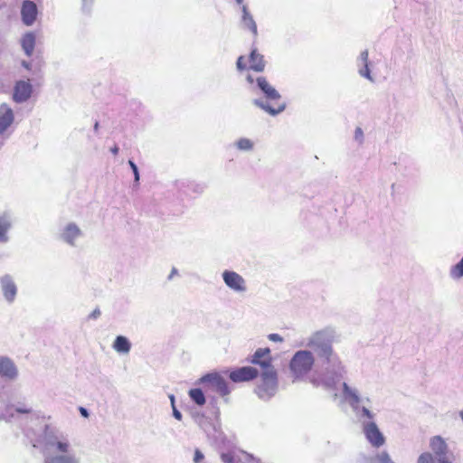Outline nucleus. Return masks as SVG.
<instances>
[{"mask_svg":"<svg viewBox=\"0 0 463 463\" xmlns=\"http://www.w3.org/2000/svg\"><path fill=\"white\" fill-rule=\"evenodd\" d=\"M249 362L262 369L261 383L257 387L259 396L264 398L273 395L278 384V375L272 365L270 349L269 347L257 349Z\"/></svg>","mask_w":463,"mask_h":463,"instance_id":"nucleus-1","label":"nucleus"},{"mask_svg":"<svg viewBox=\"0 0 463 463\" xmlns=\"http://www.w3.org/2000/svg\"><path fill=\"white\" fill-rule=\"evenodd\" d=\"M258 87L264 93L267 102H263L258 99L254 100V104L258 107L261 108L263 110L268 112L269 114L274 116L285 109V103L281 101L280 95L279 92L269 83L266 78L259 77L257 79Z\"/></svg>","mask_w":463,"mask_h":463,"instance_id":"nucleus-2","label":"nucleus"},{"mask_svg":"<svg viewBox=\"0 0 463 463\" xmlns=\"http://www.w3.org/2000/svg\"><path fill=\"white\" fill-rule=\"evenodd\" d=\"M315 358L311 352L298 351L290 360L289 369L294 380H298L307 375L313 368Z\"/></svg>","mask_w":463,"mask_h":463,"instance_id":"nucleus-3","label":"nucleus"},{"mask_svg":"<svg viewBox=\"0 0 463 463\" xmlns=\"http://www.w3.org/2000/svg\"><path fill=\"white\" fill-rule=\"evenodd\" d=\"M201 383H208L210 389L224 397L229 395L230 389L225 379L218 373H208L200 379Z\"/></svg>","mask_w":463,"mask_h":463,"instance_id":"nucleus-4","label":"nucleus"},{"mask_svg":"<svg viewBox=\"0 0 463 463\" xmlns=\"http://www.w3.org/2000/svg\"><path fill=\"white\" fill-rule=\"evenodd\" d=\"M363 431L373 447L380 448L385 443V438L374 422L364 424Z\"/></svg>","mask_w":463,"mask_h":463,"instance_id":"nucleus-5","label":"nucleus"},{"mask_svg":"<svg viewBox=\"0 0 463 463\" xmlns=\"http://www.w3.org/2000/svg\"><path fill=\"white\" fill-rule=\"evenodd\" d=\"M33 93V86L30 80H17L14 86L13 99L17 103L24 102L30 99Z\"/></svg>","mask_w":463,"mask_h":463,"instance_id":"nucleus-6","label":"nucleus"},{"mask_svg":"<svg viewBox=\"0 0 463 463\" xmlns=\"http://www.w3.org/2000/svg\"><path fill=\"white\" fill-rule=\"evenodd\" d=\"M259 371L251 366H243L232 371L229 378L233 383L249 382L258 377Z\"/></svg>","mask_w":463,"mask_h":463,"instance_id":"nucleus-7","label":"nucleus"},{"mask_svg":"<svg viewBox=\"0 0 463 463\" xmlns=\"http://www.w3.org/2000/svg\"><path fill=\"white\" fill-rule=\"evenodd\" d=\"M37 5L31 0H24L21 7V16L23 23L31 26L36 21L37 18Z\"/></svg>","mask_w":463,"mask_h":463,"instance_id":"nucleus-8","label":"nucleus"},{"mask_svg":"<svg viewBox=\"0 0 463 463\" xmlns=\"http://www.w3.org/2000/svg\"><path fill=\"white\" fill-rule=\"evenodd\" d=\"M222 278L225 284L230 288L239 292L246 290V283L244 279L235 271L225 270L222 273Z\"/></svg>","mask_w":463,"mask_h":463,"instance_id":"nucleus-9","label":"nucleus"},{"mask_svg":"<svg viewBox=\"0 0 463 463\" xmlns=\"http://www.w3.org/2000/svg\"><path fill=\"white\" fill-rule=\"evenodd\" d=\"M13 109L6 104L0 106V134H3L14 122Z\"/></svg>","mask_w":463,"mask_h":463,"instance_id":"nucleus-10","label":"nucleus"},{"mask_svg":"<svg viewBox=\"0 0 463 463\" xmlns=\"http://www.w3.org/2000/svg\"><path fill=\"white\" fill-rule=\"evenodd\" d=\"M241 12V27L244 30L250 31L253 37L256 38L258 36L257 24L255 20L253 19V16L249 12L247 5H242Z\"/></svg>","mask_w":463,"mask_h":463,"instance_id":"nucleus-11","label":"nucleus"},{"mask_svg":"<svg viewBox=\"0 0 463 463\" xmlns=\"http://www.w3.org/2000/svg\"><path fill=\"white\" fill-rule=\"evenodd\" d=\"M430 447L433 453L439 458H446L448 446L440 436H434L430 440Z\"/></svg>","mask_w":463,"mask_h":463,"instance_id":"nucleus-12","label":"nucleus"},{"mask_svg":"<svg viewBox=\"0 0 463 463\" xmlns=\"http://www.w3.org/2000/svg\"><path fill=\"white\" fill-rule=\"evenodd\" d=\"M0 375L8 379H14L17 375L15 365L8 358H0Z\"/></svg>","mask_w":463,"mask_h":463,"instance_id":"nucleus-13","label":"nucleus"},{"mask_svg":"<svg viewBox=\"0 0 463 463\" xmlns=\"http://www.w3.org/2000/svg\"><path fill=\"white\" fill-rule=\"evenodd\" d=\"M249 69L257 72H261L265 69V61L263 56L260 54L256 49H253L250 52Z\"/></svg>","mask_w":463,"mask_h":463,"instance_id":"nucleus-14","label":"nucleus"},{"mask_svg":"<svg viewBox=\"0 0 463 463\" xmlns=\"http://www.w3.org/2000/svg\"><path fill=\"white\" fill-rule=\"evenodd\" d=\"M23 50L28 57L32 56L35 46V35L33 33H25L21 41Z\"/></svg>","mask_w":463,"mask_h":463,"instance_id":"nucleus-15","label":"nucleus"},{"mask_svg":"<svg viewBox=\"0 0 463 463\" xmlns=\"http://www.w3.org/2000/svg\"><path fill=\"white\" fill-rule=\"evenodd\" d=\"M80 235V230L79 229V227L74 223H70L65 227L64 232L62 233V238L66 242L73 244L74 240L78 238Z\"/></svg>","mask_w":463,"mask_h":463,"instance_id":"nucleus-16","label":"nucleus"},{"mask_svg":"<svg viewBox=\"0 0 463 463\" xmlns=\"http://www.w3.org/2000/svg\"><path fill=\"white\" fill-rule=\"evenodd\" d=\"M46 445L49 449L64 454H66L70 449V443L68 440H59L57 438L50 439Z\"/></svg>","mask_w":463,"mask_h":463,"instance_id":"nucleus-17","label":"nucleus"},{"mask_svg":"<svg viewBox=\"0 0 463 463\" xmlns=\"http://www.w3.org/2000/svg\"><path fill=\"white\" fill-rule=\"evenodd\" d=\"M131 345L127 337L118 335L113 343V348L121 354H128L130 351Z\"/></svg>","mask_w":463,"mask_h":463,"instance_id":"nucleus-18","label":"nucleus"},{"mask_svg":"<svg viewBox=\"0 0 463 463\" xmlns=\"http://www.w3.org/2000/svg\"><path fill=\"white\" fill-rule=\"evenodd\" d=\"M2 289L5 298L8 301H13L16 295V287L13 281L5 280L2 282Z\"/></svg>","mask_w":463,"mask_h":463,"instance_id":"nucleus-19","label":"nucleus"},{"mask_svg":"<svg viewBox=\"0 0 463 463\" xmlns=\"http://www.w3.org/2000/svg\"><path fill=\"white\" fill-rule=\"evenodd\" d=\"M43 463H78L77 459L73 456L61 455L52 456L48 455L44 458Z\"/></svg>","mask_w":463,"mask_h":463,"instance_id":"nucleus-20","label":"nucleus"},{"mask_svg":"<svg viewBox=\"0 0 463 463\" xmlns=\"http://www.w3.org/2000/svg\"><path fill=\"white\" fill-rule=\"evenodd\" d=\"M188 394L191 400L198 406H203L205 404L206 400L203 391L200 388L191 389Z\"/></svg>","mask_w":463,"mask_h":463,"instance_id":"nucleus-21","label":"nucleus"},{"mask_svg":"<svg viewBox=\"0 0 463 463\" xmlns=\"http://www.w3.org/2000/svg\"><path fill=\"white\" fill-rule=\"evenodd\" d=\"M10 227L9 222L5 217L0 216V242L7 241L6 232Z\"/></svg>","mask_w":463,"mask_h":463,"instance_id":"nucleus-22","label":"nucleus"},{"mask_svg":"<svg viewBox=\"0 0 463 463\" xmlns=\"http://www.w3.org/2000/svg\"><path fill=\"white\" fill-rule=\"evenodd\" d=\"M236 146L240 150L250 151L253 148V142L249 138L242 137L236 142Z\"/></svg>","mask_w":463,"mask_h":463,"instance_id":"nucleus-23","label":"nucleus"},{"mask_svg":"<svg viewBox=\"0 0 463 463\" xmlns=\"http://www.w3.org/2000/svg\"><path fill=\"white\" fill-rule=\"evenodd\" d=\"M450 275L454 279H460L463 277V258L458 264L451 268Z\"/></svg>","mask_w":463,"mask_h":463,"instance_id":"nucleus-24","label":"nucleus"},{"mask_svg":"<svg viewBox=\"0 0 463 463\" xmlns=\"http://www.w3.org/2000/svg\"><path fill=\"white\" fill-rule=\"evenodd\" d=\"M373 463H394L390 458L389 454L385 451H383L377 454L373 459Z\"/></svg>","mask_w":463,"mask_h":463,"instance_id":"nucleus-25","label":"nucleus"},{"mask_svg":"<svg viewBox=\"0 0 463 463\" xmlns=\"http://www.w3.org/2000/svg\"><path fill=\"white\" fill-rule=\"evenodd\" d=\"M344 392L346 397L350 399L351 402L357 403L359 402V397L356 393H354L346 383H344Z\"/></svg>","mask_w":463,"mask_h":463,"instance_id":"nucleus-26","label":"nucleus"},{"mask_svg":"<svg viewBox=\"0 0 463 463\" xmlns=\"http://www.w3.org/2000/svg\"><path fill=\"white\" fill-rule=\"evenodd\" d=\"M417 463H434V458L430 452H423L420 455Z\"/></svg>","mask_w":463,"mask_h":463,"instance_id":"nucleus-27","label":"nucleus"},{"mask_svg":"<svg viewBox=\"0 0 463 463\" xmlns=\"http://www.w3.org/2000/svg\"><path fill=\"white\" fill-rule=\"evenodd\" d=\"M221 458L223 461V463H235L234 457H233L232 453H231V452L222 453L221 455Z\"/></svg>","mask_w":463,"mask_h":463,"instance_id":"nucleus-28","label":"nucleus"},{"mask_svg":"<svg viewBox=\"0 0 463 463\" xmlns=\"http://www.w3.org/2000/svg\"><path fill=\"white\" fill-rule=\"evenodd\" d=\"M128 164H129V165H130V167L132 169V172L134 173L135 181L138 182V180H139V173H138V169H137V165L132 160H129Z\"/></svg>","mask_w":463,"mask_h":463,"instance_id":"nucleus-29","label":"nucleus"},{"mask_svg":"<svg viewBox=\"0 0 463 463\" xmlns=\"http://www.w3.org/2000/svg\"><path fill=\"white\" fill-rule=\"evenodd\" d=\"M236 66L239 71H243L247 68L246 63L244 62V56H240L238 58Z\"/></svg>","mask_w":463,"mask_h":463,"instance_id":"nucleus-30","label":"nucleus"},{"mask_svg":"<svg viewBox=\"0 0 463 463\" xmlns=\"http://www.w3.org/2000/svg\"><path fill=\"white\" fill-rule=\"evenodd\" d=\"M203 458H204L203 454L199 449H195L194 457V463H202Z\"/></svg>","mask_w":463,"mask_h":463,"instance_id":"nucleus-31","label":"nucleus"},{"mask_svg":"<svg viewBox=\"0 0 463 463\" xmlns=\"http://www.w3.org/2000/svg\"><path fill=\"white\" fill-rule=\"evenodd\" d=\"M171 402H172V405H173V413H174V416L175 419L177 420H181L182 419V414L179 411H177L174 405V402H175V399H174V396L172 395L171 397Z\"/></svg>","mask_w":463,"mask_h":463,"instance_id":"nucleus-32","label":"nucleus"},{"mask_svg":"<svg viewBox=\"0 0 463 463\" xmlns=\"http://www.w3.org/2000/svg\"><path fill=\"white\" fill-rule=\"evenodd\" d=\"M360 74L363 76V77H365L367 79H370L371 80V76H370V70H369V66L368 64H365L364 69L360 70Z\"/></svg>","mask_w":463,"mask_h":463,"instance_id":"nucleus-33","label":"nucleus"},{"mask_svg":"<svg viewBox=\"0 0 463 463\" xmlns=\"http://www.w3.org/2000/svg\"><path fill=\"white\" fill-rule=\"evenodd\" d=\"M94 0H82V8L84 11H90Z\"/></svg>","mask_w":463,"mask_h":463,"instance_id":"nucleus-34","label":"nucleus"},{"mask_svg":"<svg viewBox=\"0 0 463 463\" xmlns=\"http://www.w3.org/2000/svg\"><path fill=\"white\" fill-rule=\"evenodd\" d=\"M268 338L272 342H282L283 338L279 334H269Z\"/></svg>","mask_w":463,"mask_h":463,"instance_id":"nucleus-35","label":"nucleus"},{"mask_svg":"<svg viewBox=\"0 0 463 463\" xmlns=\"http://www.w3.org/2000/svg\"><path fill=\"white\" fill-rule=\"evenodd\" d=\"M322 351L324 354L326 355V359H329V356L332 354V348L330 345H325L322 348Z\"/></svg>","mask_w":463,"mask_h":463,"instance_id":"nucleus-36","label":"nucleus"},{"mask_svg":"<svg viewBox=\"0 0 463 463\" xmlns=\"http://www.w3.org/2000/svg\"><path fill=\"white\" fill-rule=\"evenodd\" d=\"M361 59H362V61H363L364 65L368 64V59H369L368 51L365 50V51L362 52Z\"/></svg>","mask_w":463,"mask_h":463,"instance_id":"nucleus-37","label":"nucleus"},{"mask_svg":"<svg viewBox=\"0 0 463 463\" xmlns=\"http://www.w3.org/2000/svg\"><path fill=\"white\" fill-rule=\"evenodd\" d=\"M100 316V310L99 308L94 309L91 314L90 315V317L92 319H96Z\"/></svg>","mask_w":463,"mask_h":463,"instance_id":"nucleus-38","label":"nucleus"},{"mask_svg":"<svg viewBox=\"0 0 463 463\" xmlns=\"http://www.w3.org/2000/svg\"><path fill=\"white\" fill-rule=\"evenodd\" d=\"M16 411L23 414H28L32 411V410L29 408H17Z\"/></svg>","mask_w":463,"mask_h":463,"instance_id":"nucleus-39","label":"nucleus"},{"mask_svg":"<svg viewBox=\"0 0 463 463\" xmlns=\"http://www.w3.org/2000/svg\"><path fill=\"white\" fill-rule=\"evenodd\" d=\"M363 413L364 416H366L367 418L369 419H372L373 418V414L370 412V411L366 408H364L363 409Z\"/></svg>","mask_w":463,"mask_h":463,"instance_id":"nucleus-40","label":"nucleus"},{"mask_svg":"<svg viewBox=\"0 0 463 463\" xmlns=\"http://www.w3.org/2000/svg\"><path fill=\"white\" fill-rule=\"evenodd\" d=\"M79 410H80V414H81L83 417L87 418V417L89 416L88 411H87L85 408H83V407H80V409H79Z\"/></svg>","mask_w":463,"mask_h":463,"instance_id":"nucleus-41","label":"nucleus"},{"mask_svg":"<svg viewBox=\"0 0 463 463\" xmlns=\"http://www.w3.org/2000/svg\"><path fill=\"white\" fill-rule=\"evenodd\" d=\"M111 152L114 155H117L118 153V147L117 146H115L114 147L111 148Z\"/></svg>","mask_w":463,"mask_h":463,"instance_id":"nucleus-42","label":"nucleus"},{"mask_svg":"<svg viewBox=\"0 0 463 463\" xmlns=\"http://www.w3.org/2000/svg\"><path fill=\"white\" fill-rule=\"evenodd\" d=\"M439 463H451L449 460H448L447 458H439Z\"/></svg>","mask_w":463,"mask_h":463,"instance_id":"nucleus-43","label":"nucleus"},{"mask_svg":"<svg viewBox=\"0 0 463 463\" xmlns=\"http://www.w3.org/2000/svg\"><path fill=\"white\" fill-rule=\"evenodd\" d=\"M247 80H248V82H250V83H253V81H254V80H253V78H252V76H251V75H248V76H247Z\"/></svg>","mask_w":463,"mask_h":463,"instance_id":"nucleus-44","label":"nucleus"},{"mask_svg":"<svg viewBox=\"0 0 463 463\" xmlns=\"http://www.w3.org/2000/svg\"><path fill=\"white\" fill-rule=\"evenodd\" d=\"M23 65H24L26 69H28V70L30 69V65H29V63H27L26 61H24V62H23Z\"/></svg>","mask_w":463,"mask_h":463,"instance_id":"nucleus-45","label":"nucleus"},{"mask_svg":"<svg viewBox=\"0 0 463 463\" xmlns=\"http://www.w3.org/2000/svg\"><path fill=\"white\" fill-rule=\"evenodd\" d=\"M459 415H460V417H461V419H462V420H463V411H461L459 412Z\"/></svg>","mask_w":463,"mask_h":463,"instance_id":"nucleus-46","label":"nucleus"},{"mask_svg":"<svg viewBox=\"0 0 463 463\" xmlns=\"http://www.w3.org/2000/svg\"><path fill=\"white\" fill-rule=\"evenodd\" d=\"M238 4H242L244 0H236Z\"/></svg>","mask_w":463,"mask_h":463,"instance_id":"nucleus-47","label":"nucleus"},{"mask_svg":"<svg viewBox=\"0 0 463 463\" xmlns=\"http://www.w3.org/2000/svg\"><path fill=\"white\" fill-rule=\"evenodd\" d=\"M357 132H359L360 134H362L361 128H358V129H357Z\"/></svg>","mask_w":463,"mask_h":463,"instance_id":"nucleus-48","label":"nucleus"}]
</instances>
